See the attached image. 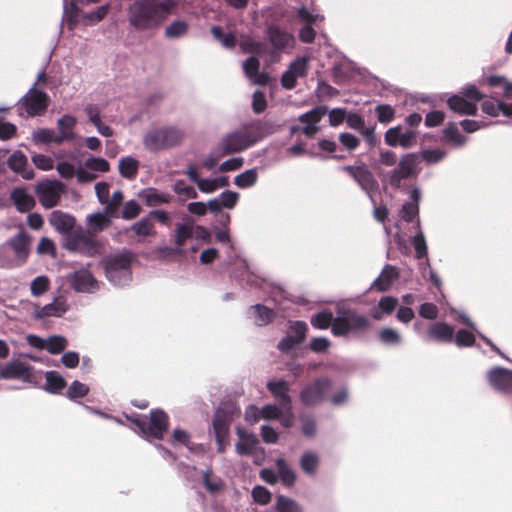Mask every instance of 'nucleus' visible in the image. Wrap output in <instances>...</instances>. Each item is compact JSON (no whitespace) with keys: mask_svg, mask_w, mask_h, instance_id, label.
Wrapping results in <instances>:
<instances>
[{"mask_svg":"<svg viewBox=\"0 0 512 512\" xmlns=\"http://www.w3.org/2000/svg\"><path fill=\"white\" fill-rule=\"evenodd\" d=\"M213 37L221 42L225 48L232 49L236 46V37L232 33H224L220 26H213L211 28Z\"/></svg>","mask_w":512,"mask_h":512,"instance_id":"de8ad7c7","label":"nucleus"},{"mask_svg":"<svg viewBox=\"0 0 512 512\" xmlns=\"http://www.w3.org/2000/svg\"><path fill=\"white\" fill-rule=\"evenodd\" d=\"M33 367L24 362L9 363L0 370V379H22L31 382Z\"/></svg>","mask_w":512,"mask_h":512,"instance_id":"a211bd4d","label":"nucleus"},{"mask_svg":"<svg viewBox=\"0 0 512 512\" xmlns=\"http://www.w3.org/2000/svg\"><path fill=\"white\" fill-rule=\"evenodd\" d=\"M64 184L60 181H44L37 184L35 188L40 204L50 209L58 205L61 195L64 192Z\"/></svg>","mask_w":512,"mask_h":512,"instance_id":"1a4fd4ad","label":"nucleus"},{"mask_svg":"<svg viewBox=\"0 0 512 512\" xmlns=\"http://www.w3.org/2000/svg\"><path fill=\"white\" fill-rule=\"evenodd\" d=\"M484 97L485 95L475 85H467L458 94L449 97L447 105L457 114L474 116L478 111L477 103Z\"/></svg>","mask_w":512,"mask_h":512,"instance_id":"20e7f679","label":"nucleus"},{"mask_svg":"<svg viewBox=\"0 0 512 512\" xmlns=\"http://www.w3.org/2000/svg\"><path fill=\"white\" fill-rule=\"evenodd\" d=\"M251 309L253 310V313L255 315V323L258 326H263L272 322V320L275 317L274 311L272 309L267 308L264 305L257 304L252 306Z\"/></svg>","mask_w":512,"mask_h":512,"instance_id":"ea45409f","label":"nucleus"},{"mask_svg":"<svg viewBox=\"0 0 512 512\" xmlns=\"http://www.w3.org/2000/svg\"><path fill=\"white\" fill-rule=\"evenodd\" d=\"M49 223L60 233H71L73 230L76 220L73 216L65 213L61 210H54L51 212L49 217Z\"/></svg>","mask_w":512,"mask_h":512,"instance_id":"4be33fe9","label":"nucleus"},{"mask_svg":"<svg viewBox=\"0 0 512 512\" xmlns=\"http://www.w3.org/2000/svg\"><path fill=\"white\" fill-rule=\"evenodd\" d=\"M67 310V307L65 306V303L62 301H54L52 303H49L39 309H37L34 313V317L36 319H44L46 317H60L62 314H64Z\"/></svg>","mask_w":512,"mask_h":512,"instance_id":"c85d7f7f","label":"nucleus"},{"mask_svg":"<svg viewBox=\"0 0 512 512\" xmlns=\"http://www.w3.org/2000/svg\"><path fill=\"white\" fill-rule=\"evenodd\" d=\"M475 341V335L466 329L458 330L455 335V343L458 347H471Z\"/></svg>","mask_w":512,"mask_h":512,"instance_id":"6e6d98bb","label":"nucleus"},{"mask_svg":"<svg viewBox=\"0 0 512 512\" xmlns=\"http://www.w3.org/2000/svg\"><path fill=\"white\" fill-rule=\"evenodd\" d=\"M342 170L348 173L367 192L375 190L378 186L373 173L364 163L344 166Z\"/></svg>","mask_w":512,"mask_h":512,"instance_id":"ddd939ff","label":"nucleus"},{"mask_svg":"<svg viewBox=\"0 0 512 512\" xmlns=\"http://www.w3.org/2000/svg\"><path fill=\"white\" fill-rule=\"evenodd\" d=\"M258 180L257 169H249L244 171L243 173L237 175L234 179V183L237 187L245 189L252 187L256 184Z\"/></svg>","mask_w":512,"mask_h":512,"instance_id":"37998d69","label":"nucleus"},{"mask_svg":"<svg viewBox=\"0 0 512 512\" xmlns=\"http://www.w3.org/2000/svg\"><path fill=\"white\" fill-rule=\"evenodd\" d=\"M239 441L236 443V452L239 455H250L259 443L257 437L252 433H247L238 429Z\"/></svg>","mask_w":512,"mask_h":512,"instance_id":"cd10ccee","label":"nucleus"},{"mask_svg":"<svg viewBox=\"0 0 512 512\" xmlns=\"http://www.w3.org/2000/svg\"><path fill=\"white\" fill-rule=\"evenodd\" d=\"M8 167L15 173L20 174L24 179L34 178L32 168H27V157L21 151H15L7 161Z\"/></svg>","mask_w":512,"mask_h":512,"instance_id":"5701e85b","label":"nucleus"},{"mask_svg":"<svg viewBox=\"0 0 512 512\" xmlns=\"http://www.w3.org/2000/svg\"><path fill=\"white\" fill-rule=\"evenodd\" d=\"M267 134V125L255 122L226 135L220 143L222 155L244 151Z\"/></svg>","mask_w":512,"mask_h":512,"instance_id":"f03ea898","label":"nucleus"},{"mask_svg":"<svg viewBox=\"0 0 512 512\" xmlns=\"http://www.w3.org/2000/svg\"><path fill=\"white\" fill-rule=\"evenodd\" d=\"M276 467L278 470V475L283 484L288 487L293 486L296 481V475L294 471L289 467L286 460L283 458H278L276 460Z\"/></svg>","mask_w":512,"mask_h":512,"instance_id":"c9c22d12","label":"nucleus"},{"mask_svg":"<svg viewBox=\"0 0 512 512\" xmlns=\"http://www.w3.org/2000/svg\"><path fill=\"white\" fill-rule=\"evenodd\" d=\"M398 305V300L397 298L393 297V296H384L382 297L379 302H378V309L380 311H378L377 309L374 310V312L372 313V316L374 319H381L382 318V314H391L395 308L397 307Z\"/></svg>","mask_w":512,"mask_h":512,"instance_id":"e433bc0d","label":"nucleus"},{"mask_svg":"<svg viewBox=\"0 0 512 512\" xmlns=\"http://www.w3.org/2000/svg\"><path fill=\"white\" fill-rule=\"evenodd\" d=\"M438 307L431 302H425L419 307V315L425 319L434 320L438 317Z\"/></svg>","mask_w":512,"mask_h":512,"instance_id":"338daca9","label":"nucleus"},{"mask_svg":"<svg viewBox=\"0 0 512 512\" xmlns=\"http://www.w3.org/2000/svg\"><path fill=\"white\" fill-rule=\"evenodd\" d=\"M67 340L63 336H51L46 340V350L50 354H59L65 350Z\"/></svg>","mask_w":512,"mask_h":512,"instance_id":"8fccbe9b","label":"nucleus"},{"mask_svg":"<svg viewBox=\"0 0 512 512\" xmlns=\"http://www.w3.org/2000/svg\"><path fill=\"white\" fill-rule=\"evenodd\" d=\"M161 128L149 131L143 138V144L149 151H161L165 149Z\"/></svg>","mask_w":512,"mask_h":512,"instance_id":"2f4dec72","label":"nucleus"},{"mask_svg":"<svg viewBox=\"0 0 512 512\" xmlns=\"http://www.w3.org/2000/svg\"><path fill=\"white\" fill-rule=\"evenodd\" d=\"M283 414V409L275 404H267L261 409V416L265 420L279 419Z\"/></svg>","mask_w":512,"mask_h":512,"instance_id":"0e129e2a","label":"nucleus"},{"mask_svg":"<svg viewBox=\"0 0 512 512\" xmlns=\"http://www.w3.org/2000/svg\"><path fill=\"white\" fill-rule=\"evenodd\" d=\"M50 287V280L47 276H38L31 282V294L34 296H40L48 291Z\"/></svg>","mask_w":512,"mask_h":512,"instance_id":"864d4df0","label":"nucleus"},{"mask_svg":"<svg viewBox=\"0 0 512 512\" xmlns=\"http://www.w3.org/2000/svg\"><path fill=\"white\" fill-rule=\"evenodd\" d=\"M338 316L333 318L331 332L336 337L347 336L349 333H358L366 330L370 322L364 315L347 309L338 311Z\"/></svg>","mask_w":512,"mask_h":512,"instance_id":"423d86ee","label":"nucleus"},{"mask_svg":"<svg viewBox=\"0 0 512 512\" xmlns=\"http://www.w3.org/2000/svg\"><path fill=\"white\" fill-rule=\"evenodd\" d=\"M232 422V412L226 408L219 407L213 416V430L215 438H229V430Z\"/></svg>","mask_w":512,"mask_h":512,"instance_id":"aec40b11","label":"nucleus"},{"mask_svg":"<svg viewBox=\"0 0 512 512\" xmlns=\"http://www.w3.org/2000/svg\"><path fill=\"white\" fill-rule=\"evenodd\" d=\"M331 346V341L326 337H314L309 343V348L315 353H325Z\"/></svg>","mask_w":512,"mask_h":512,"instance_id":"e2e57ef3","label":"nucleus"},{"mask_svg":"<svg viewBox=\"0 0 512 512\" xmlns=\"http://www.w3.org/2000/svg\"><path fill=\"white\" fill-rule=\"evenodd\" d=\"M189 23L185 20H175L169 24L164 31V36L168 39H176L187 35Z\"/></svg>","mask_w":512,"mask_h":512,"instance_id":"473e14b6","label":"nucleus"},{"mask_svg":"<svg viewBox=\"0 0 512 512\" xmlns=\"http://www.w3.org/2000/svg\"><path fill=\"white\" fill-rule=\"evenodd\" d=\"M144 436L147 439L153 438L161 440L169 427V417L166 412L161 409L150 411V417L146 420Z\"/></svg>","mask_w":512,"mask_h":512,"instance_id":"9d476101","label":"nucleus"},{"mask_svg":"<svg viewBox=\"0 0 512 512\" xmlns=\"http://www.w3.org/2000/svg\"><path fill=\"white\" fill-rule=\"evenodd\" d=\"M399 272L396 267L387 264L380 275L375 279V281L372 284V287L375 288L379 292H386L388 291L392 283L398 279Z\"/></svg>","mask_w":512,"mask_h":512,"instance_id":"b1692460","label":"nucleus"},{"mask_svg":"<svg viewBox=\"0 0 512 512\" xmlns=\"http://www.w3.org/2000/svg\"><path fill=\"white\" fill-rule=\"evenodd\" d=\"M109 215L104 213H94L88 216L87 223L90 229L94 232H101L104 229L108 228L111 224Z\"/></svg>","mask_w":512,"mask_h":512,"instance_id":"4c0bfd02","label":"nucleus"},{"mask_svg":"<svg viewBox=\"0 0 512 512\" xmlns=\"http://www.w3.org/2000/svg\"><path fill=\"white\" fill-rule=\"evenodd\" d=\"M89 393V387L77 380L68 388L67 395L70 399L83 398Z\"/></svg>","mask_w":512,"mask_h":512,"instance_id":"4d7b16f0","label":"nucleus"},{"mask_svg":"<svg viewBox=\"0 0 512 512\" xmlns=\"http://www.w3.org/2000/svg\"><path fill=\"white\" fill-rule=\"evenodd\" d=\"M85 167L92 171L108 172L110 164L104 158L91 157L85 161Z\"/></svg>","mask_w":512,"mask_h":512,"instance_id":"13d9d810","label":"nucleus"},{"mask_svg":"<svg viewBox=\"0 0 512 512\" xmlns=\"http://www.w3.org/2000/svg\"><path fill=\"white\" fill-rule=\"evenodd\" d=\"M490 385L502 392L512 391V370L503 367H494L487 373Z\"/></svg>","mask_w":512,"mask_h":512,"instance_id":"dca6fc26","label":"nucleus"},{"mask_svg":"<svg viewBox=\"0 0 512 512\" xmlns=\"http://www.w3.org/2000/svg\"><path fill=\"white\" fill-rule=\"evenodd\" d=\"M76 125V119L70 115H64L57 122V126L60 133L70 134L74 138L73 129Z\"/></svg>","mask_w":512,"mask_h":512,"instance_id":"052dcab7","label":"nucleus"},{"mask_svg":"<svg viewBox=\"0 0 512 512\" xmlns=\"http://www.w3.org/2000/svg\"><path fill=\"white\" fill-rule=\"evenodd\" d=\"M71 287L77 292H90L97 286V281L90 271L81 269L68 276Z\"/></svg>","mask_w":512,"mask_h":512,"instance_id":"6ab92c4d","label":"nucleus"},{"mask_svg":"<svg viewBox=\"0 0 512 512\" xmlns=\"http://www.w3.org/2000/svg\"><path fill=\"white\" fill-rule=\"evenodd\" d=\"M140 212L141 206L135 200H130L125 203L121 217L126 220H132L136 218Z\"/></svg>","mask_w":512,"mask_h":512,"instance_id":"680f3d73","label":"nucleus"},{"mask_svg":"<svg viewBox=\"0 0 512 512\" xmlns=\"http://www.w3.org/2000/svg\"><path fill=\"white\" fill-rule=\"evenodd\" d=\"M65 247L69 251L80 252L92 256L98 250V243L87 233L83 231H75L68 235Z\"/></svg>","mask_w":512,"mask_h":512,"instance_id":"9b49d317","label":"nucleus"},{"mask_svg":"<svg viewBox=\"0 0 512 512\" xmlns=\"http://www.w3.org/2000/svg\"><path fill=\"white\" fill-rule=\"evenodd\" d=\"M379 339L385 344H398L401 340V337L392 328H383L379 332Z\"/></svg>","mask_w":512,"mask_h":512,"instance_id":"774afa93","label":"nucleus"},{"mask_svg":"<svg viewBox=\"0 0 512 512\" xmlns=\"http://www.w3.org/2000/svg\"><path fill=\"white\" fill-rule=\"evenodd\" d=\"M377 120L380 123L387 124L395 118V110L389 104H379L375 108Z\"/></svg>","mask_w":512,"mask_h":512,"instance_id":"3c124183","label":"nucleus"},{"mask_svg":"<svg viewBox=\"0 0 512 512\" xmlns=\"http://www.w3.org/2000/svg\"><path fill=\"white\" fill-rule=\"evenodd\" d=\"M10 198L20 213L29 212L36 205L35 199L24 188L13 189Z\"/></svg>","mask_w":512,"mask_h":512,"instance_id":"a878e982","label":"nucleus"},{"mask_svg":"<svg viewBox=\"0 0 512 512\" xmlns=\"http://www.w3.org/2000/svg\"><path fill=\"white\" fill-rule=\"evenodd\" d=\"M333 318V313L328 309H324L312 315L310 323L315 329L325 330L332 326Z\"/></svg>","mask_w":512,"mask_h":512,"instance_id":"f704fd0d","label":"nucleus"},{"mask_svg":"<svg viewBox=\"0 0 512 512\" xmlns=\"http://www.w3.org/2000/svg\"><path fill=\"white\" fill-rule=\"evenodd\" d=\"M252 497L254 502L260 505H266L271 501V493L264 486H256L252 490Z\"/></svg>","mask_w":512,"mask_h":512,"instance_id":"bf43d9fd","label":"nucleus"},{"mask_svg":"<svg viewBox=\"0 0 512 512\" xmlns=\"http://www.w3.org/2000/svg\"><path fill=\"white\" fill-rule=\"evenodd\" d=\"M307 331L308 326L306 322L300 320L291 322L287 335L278 343V349L283 353H288L304 342Z\"/></svg>","mask_w":512,"mask_h":512,"instance_id":"f8f14e48","label":"nucleus"},{"mask_svg":"<svg viewBox=\"0 0 512 512\" xmlns=\"http://www.w3.org/2000/svg\"><path fill=\"white\" fill-rule=\"evenodd\" d=\"M443 133L448 141L456 145H462L465 142V137L459 132L457 125L453 122L448 123Z\"/></svg>","mask_w":512,"mask_h":512,"instance_id":"603ef678","label":"nucleus"},{"mask_svg":"<svg viewBox=\"0 0 512 512\" xmlns=\"http://www.w3.org/2000/svg\"><path fill=\"white\" fill-rule=\"evenodd\" d=\"M415 141L416 132L411 130L402 132L401 126L392 127L385 133V142L391 147L399 145L403 148H409L415 143Z\"/></svg>","mask_w":512,"mask_h":512,"instance_id":"f3484780","label":"nucleus"},{"mask_svg":"<svg viewBox=\"0 0 512 512\" xmlns=\"http://www.w3.org/2000/svg\"><path fill=\"white\" fill-rule=\"evenodd\" d=\"M327 113L326 106H317L312 110L299 116L298 120L304 124L315 125L321 121L322 117Z\"/></svg>","mask_w":512,"mask_h":512,"instance_id":"a18cd8bd","label":"nucleus"},{"mask_svg":"<svg viewBox=\"0 0 512 512\" xmlns=\"http://www.w3.org/2000/svg\"><path fill=\"white\" fill-rule=\"evenodd\" d=\"M267 38L273 47V53L282 52L294 43L292 34L274 24L268 26Z\"/></svg>","mask_w":512,"mask_h":512,"instance_id":"2eb2a0df","label":"nucleus"},{"mask_svg":"<svg viewBox=\"0 0 512 512\" xmlns=\"http://www.w3.org/2000/svg\"><path fill=\"white\" fill-rule=\"evenodd\" d=\"M193 226L191 223L177 224L175 230V243L178 247L185 244L186 240L192 237Z\"/></svg>","mask_w":512,"mask_h":512,"instance_id":"09e8293b","label":"nucleus"},{"mask_svg":"<svg viewBox=\"0 0 512 512\" xmlns=\"http://www.w3.org/2000/svg\"><path fill=\"white\" fill-rule=\"evenodd\" d=\"M50 104L49 95L36 88L34 84L17 103V111L20 117L33 118L43 115Z\"/></svg>","mask_w":512,"mask_h":512,"instance_id":"39448f33","label":"nucleus"},{"mask_svg":"<svg viewBox=\"0 0 512 512\" xmlns=\"http://www.w3.org/2000/svg\"><path fill=\"white\" fill-rule=\"evenodd\" d=\"M131 230L140 237H147V236H155L156 231L154 228V224L149 219L148 216L142 218L138 222H135L131 226Z\"/></svg>","mask_w":512,"mask_h":512,"instance_id":"a19ab883","label":"nucleus"},{"mask_svg":"<svg viewBox=\"0 0 512 512\" xmlns=\"http://www.w3.org/2000/svg\"><path fill=\"white\" fill-rule=\"evenodd\" d=\"M319 466V458L314 452H305L300 459L302 471L308 475H314Z\"/></svg>","mask_w":512,"mask_h":512,"instance_id":"58836bf2","label":"nucleus"},{"mask_svg":"<svg viewBox=\"0 0 512 512\" xmlns=\"http://www.w3.org/2000/svg\"><path fill=\"white\" fill-rule=\"evenodd\" d=\"M161 132L165 149L180 145L185 137L184 131L177 127H164Z\"/></svg>","mask_w":512,"mask_h":512,"instance_id":"c756f323","label":"nucleus"},{"mask_svg":"<svg viewBox=\"0 0 512 512\" xmlns=\"http://www.w3.org/2000/svg\"><path fill=\"white\" fill-rule=\"evenodd\" d=\"M31 237L22 229L17 235L7 241V245L13 250L15 256L26 261L29 256Z\"/></svg>","mask_w":512,"mask_h":512,"instance_id":"412c9836","label":"nucleus"},{"mask_svg":"<svg viewBox=\"0 0 512 512\" xmlns=\"http://www.w3.org/2000/svg\"><path fill=\"white\" fill-rule=\"evenodd\" d=\"M134 255L130 251L111 255L105 259L106 277L114 285H124L131 279Z\"/></svg>","mask_w":512,"mask_h":512,"instance_id":"7ed1b4c3","label":"nucleus"},{"mask_svg":"<svg viewBox=\"0 0 512 512\" xmlns=\"http://www.w3.org/2000/svg\"><path fill=\"white\" fill-rule=\"evenodd\" d=\"M288 70L298 77H305L308 71V59L306 57H299L289 65Z\"/></svg>","mask_w":512,"mask_h":512,"instance_id":"5fc2aeb1","label":"nucleus"},{"mask_svg":"<svg viewBox=\"0 0 512 512\" xmlns=\"http://www.w3.org/2000/svg\"><path fill=\"white\" fill-rule=\"evenodd\" d=\"M45 390L51 394L61 392L67 385L65 379L56 371H48L45 374Z\"/></svg>","mask_w":512,"mask_h":512,"instance_id":"7c9ffc66","label":"nucleus"},{"mask_svg":"<svg viewBox=\"0 0 512 512\" xmlns=\"http://www.w3.org/2000/svg\"><path fill=\"white\" fill-rule=\"evenodd\" d=\"M427 336L430 340L450 343L454 337V328L447 323L436 322L429 327Z\"/></svg>","mask_w":512,"mask_h":512,"instance_id":"393cba45","label":"nucleus"},{"mask_svg":"<svg viewBox=\"0 0 512 512\" xmlns=\"http://www.w3.org/2000/svg\"><path fill=\"white\" fill-rule=\"evenodd\" d=\"M410 197L411 201L404 203L400 211L401 218L408 223L412 222L419 214L420 191L413 188Z\"/></svg>","mask_w":512,"mask_h":512,"instance_id":"bb28decb","label":"nucleus"},{"mask_svg":"<svg viewBox=\"0 0 512 512\" xmlns=\"http://www.w3.org/2000/svg\"><path fill=\"white\" fill-rule=\"evenodd\" d=\"M275 509L277 512H303L299 503L284 495L277 496Z\"/></svg>","mask_w":512,"mask_h":512,"instance_id":"c03bdc74","label":"nucleus"},{"mask_svg":"<svg viewBox=\"0 0 512 512\" xmlns=\"http://www.w3.org/2000/svg\"><path fill=\"white\" fill-rule=\"evenodd\" d=\"M240 47L244 53L261 55L266 52V45L261 41H256L250 36L244 37L240 41Z\"/></svg>","mask_w":512,"mask_h":512,"instance_id":"79ce46f5","label":"nucleus"},{"mask_svg":"<svg viewBox=\"0 0 512 512\" xmlns=\"http://www.w3.org/2000/svg\"><path fill=\"white\" fill-rule=\"evenodd\" d=\"M139 162L133 157H124L119 161V173L126 179H134L138 173Z\"/></svg>","mask_w":512,"mask_h":512,"instance_id":"72a5a7b5","label":"nucleus"},{"mask_svg":"<svg viewBox=\"0 0 512 512\" xmlns=\"http://www.w3.org/2000/svg\"><path fill=\"white\" fill-rule=\"evenodd\" d=\"M175 7L173 0H135L127 8V18L136 31H153L162 26Z\"/></svg>","mask_w":512,"mask_h":512,"instance_id":"f257e3e1","label":"nucleus"},{"mask_svg":"<svg viewBox=\"0 0 512 512\" xmlns=\"http://www.w3.org/2000/svg\"><path fill=\"white\" fill-rule=\"evenodd\" d=\"M266 388L283 410H292V398L289 395L290 384L286 380L268 381Z\"/></svg>","mask_w":512,"mask_h":512,"instance_id":"4468645a","label":"nucleus"},{"mask_svg":"<svg viewBox=\"0 0 512 512\" xmlns=\"http://www.w3.org/2000/svg\"><path fill=\"white\" fill-rule=\"evenodd\" d=\"M332 381L326 376L315 378L306 384L299 393V399L305 407H315L326 401Z\"/></svg>","mask_w":512,"mask_h":512,"instance_id":"0eeeda50","label":"nucleus"},{"mask_svg":"<svg viewBox=\"0 0 512 512\" xmlns=\"http://www.w3.org/2000/svg\"><path fill=\"white\" fill-rule=\"evenodd\" d=\"M417 165V154L409 153L402 156L397 167L389 173V184L391 187L399 189L402 180L415 177L418 174Z\"/></svg>","mask_w":512,"mask_h":512,"instance_id":"6e6552de","label":"nucleus"},{"mask_svg":"<svg viewBox=\"0 0 512 512\" xmlns=\"http://www.w3.org/2000/svg\"><path fill=\"white\" fill-rule=\"evenodd\" d=\"M174 192L178 195H184L189 199L197 198V192L192 186L186 185L184 180H178L174 184Z\"/></svg>","mask_w":512,"mask_h":512,"instance_id":"69168bd1","label":"nucleus"},{"mask_svg":"<svg viewBox=\"0 0 512 512\" xmlns=\"http://www.w3.org/2000/svg\"><path fill=\"white\" fill-rule=\"evenodd\" d=\"M124 199L123 192L121 190H117L112 194V197L108 198L105 205V213L111 217H118V210L121 206Z\"/></svg>","mask_w":512,"mask_h":512,"instance_id":"49530a36","label":"nucleus"}]
</instances>
